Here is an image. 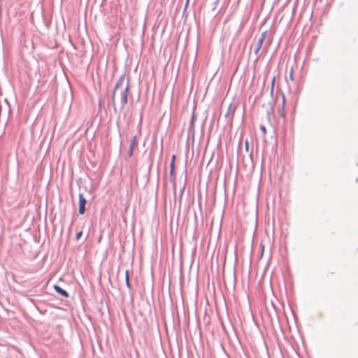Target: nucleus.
I'll use <instances>...</instances> for the list:
<instances>
[{
  "label": "nucleus",
  "mask_w": 358,
  "mask_h": 358,
  "mask_svg": "<svg viewBox=\"0 0 358 358\" xmlns=\"http://www.w3.org/2000/svg\"><path fill=\"white\" fill-rule=\"evenodd\" d=\"M285 96H283V101H282L283 105L285 104Z\"/></svg>",
  "instance_id": "f3484780"
},
{
  "label": "nucleus",
  "mask_w": 358,
  "mask_h": 358,
  "mask_svg": "<svg viewBox=\"0 0 358 358\" xmlns=\"http://www.w3.org/2000/svg\"><path fill=\"white\" fill-rule=\"evenodd\" d=\"M289 77L290 80H294V73H293L292 69L289 71Z\"/></svg>",
  "instance_id": "f8f14e48"
},
{
  "label": "nucleus",
  "mask_w": 358,
  "mask_h": 358,
  "mask_svg": "<svg viewBox=\"0 0 358 358\" xmlns=\"http://www.w3.org/2000/svg\"><path fill=\"white\" fill-rule=\"evenodd\" d=\"M260 129L262 131L263 134L265 135L266 134V128L264 125H260Z\"/></svg>",
  "instance_id": "9b49d317"
},
{
  "label": "nucleus",
  "mask_w": 358,
  "mask_h": 358,
  "mask_svg": "<svg viewBox=\"0 0 358 358\" xmlns=\"http://www.w3.org/2000/svg\"><path fill=\"white\" fill-rule=\"evenodd\" d=\"M274 83H275V77L273 78L272 83H271V94L273 93V91Z\"/></svg>",
  "instance_id": "4468645a"
},
{
  "label": "nucleus",
  "mask_w": 358,
  "mask_h": 358,
  "mask_svg": "<svg viewBox=\"0 0 358 358\" xmlns=\"http://www.w3.org/2000/svg\"><path fill=\"white\" fill-rule=\"evenodd\" d=\"M176 156L173 155L171 159V162L170 164L171 170H170V180L171 181L174 180L173 178V172H174V162H175Z\"/></svg>",
  "instance_id": "0eeeda50"
},
{
  "label": "nucleus",
  "mask_w": 358,
  "mask_h": 358,
  "mask_svg": "<svg viewBox=\"0 0 358 358\" xmlns=\"http://www.w3.org/2000/svg\"><path fill=\"white\" fill-rule=\"evenodd\" d=\"M258 40L264 43V46L263 48L262 53H265L272 42V38L269 36L268 31H263L261 34L260 37L259 38Z\"/></svg>",
  "instance_id": "f257e3e1"
},
{
  "label": "nucleus",
  "mask_w": 358,
  "mask_h": 358,
  "mask_svg": "<svg viewBox=\"0 0 358 358\" xmlns=\"http://www.w3.org/2000/svg\"><path fill=\"white\" fill-rule=\"evenodd\" d=\"M125 281H126L127 287L130 288L131 287V285H130V282H129V271H126V272H125Z\"/></svg>",
  "instance_id": "6e6552de"
},
{
  "label": "nucleus",
  "mask_w": 358,
  "mask_h": 358,
  "mask_svg": "<svg viewBox=\"0 0 358 358\" xmlns=\"http://www.w3.org/2000/svg\"><path fill=\"white\" fill-rule=\"evenodd\" d=\"M54 289H55V292L57 294H60L61 296L66 297V298L69 297V293L65 289L62 288L60 286L55 285L54 286Z\"/></svg>",
  "instance_id": "423d86ee"
},
{
  "label": "nucleus",
  "mask_w": 358,
  "mask_h": 358,
  "mask_svg": "<svg viewBox=\"0 0 358 358\" xmlns=\"http://www.w3.org/2000/svg\"><path fill=\"white\" fill-rule=\"evenodd\" d=\"M194 116L193 115L191 120V126L194 125Z\"/></svg>",
  "instance_id": "dca6fc26"
},
{
  "label": "nucleus",
  "mask_w": 358,
  "mask_h": 358,
  "mask_svg": "<svg viewBox=\"0 0 358 358\" xmlns=\"http://www.w3.org/2000/svg\"><path fill=\"white\" fill-rule=\"evenodd\" d=\"M124 82V77H120L118 79V80L117 81V83L115 84V88H114V90H113V95H112V104H113V110H114L115 113H117V108H116L115 102V92L118 90L119 87L122 86Z\"/></svg>",
  "instance_id": "f03ea898"
},
{
  "label": "nucleus",
  "mask_w": 358,
  "mask_h": 358,
  "mask_svg": "<svg viewBox=\"0 0 358 358\" xmlns=\"http://www.w3.org/2000/svg\"><path fill=\"white\" fill-rule=\"evenodd\" d=\"M79 208L78 211L79 213L81 215H83L85 213L86 208L85 206L87 203V200L84 197V196L82 194H79Z\"/></svg>",
  "instance_id": "39448f33"
},
{
  "label": "nucleus",
  "mask_w": 358,
  "mask_h": 358,
  "mask_svg": "<svg viewBox=\"0 0 358 358\" xmlns=\"http://www.w3.org/2000/svg\"><path fill=\"white\" fill-rule=\"evenodd\" d=\"M264 46V43L258 40L256 45H255V50H254V53L256 56V60L259 59L260 56L264 54V53H262Z\"/></svg>",
  "instance_id": "20e7f679"
},
{
  "label": "nucleus",
  "mask_w": 358,
  "mask_h": 358,
  "mask_svg": "<svg viewBox=\"0 0 358 358\" xmlns=\"http://www.w3.org/2000/svg\"><path fill=\"white\" fill-rule=\"evenodd\" d=\"M245 150L247 151H248L249 145H248V140H246L245 142Z\"/></svg>",
  "instance_id": "2eb2a0df"
},
{
  "label": "nucleus",
  "mask_w": 358,
  "mask_h": 358,
  "mask_svg": "<svg viewBox=\"0 0 358 358\" xmlns=\"http://www.w3.org/2000/svg\"><path fill=\"white\" fill-rule=\"evenodd\" d=\"M134 147L135 146L132 145H129V151H128V155H129V157H131L133 155Z\"/></svg>",
  "instance_id": "1a4fd4ad"
},
{
  "label": "nucleus",
  "mask_w": 358,
  "mask_h": 358,
  "mask_svg": "<svg viewBox=\"0 0 358 358\" xmlns=\"http://www.w3.org/2000/svg\"><path fill=\"white\" fill-rule=\"evenodd\" d=\"M82 234H83V232H82V231H79V232H78V233L76 234V238L77 240L80 239V237H81V236H82Z\"/></svg>",
  "instance_id": "ddd939ff"
},
{
  "label": "nucleus",
  "mask_w": 358,
  "mask_h": 358,
  "mask_svg": "<svg viewBox=\"0 0 358 358\" xmlns=\"http://www.w3.org/2000/svg\"><path fill=\"white\" fill-rule=\"evenodd\" d=\"M129 90V80H127L126 87L121 92V105H122V108H123L127 103Z\"/></svg>",
  "instance_id": "7ed1b4c3"
},
{
  "label": "nucleus",
  "mask_w": 358,
  "mask_h": 358,
  "mask_svg": "<svg viewBox=\"0 0 358 358\" xmlns=\"http://www.w3.org/2000/svg\"><path fill=\"white\" fill-rule=\"evenodd\" d=\"M136 143H137L136 136H134L132 138V140H131V141L130 145H134V146H135V145H136Z\"/></svg>",
  "instance_id": "9d476101"
}]
</instances>
